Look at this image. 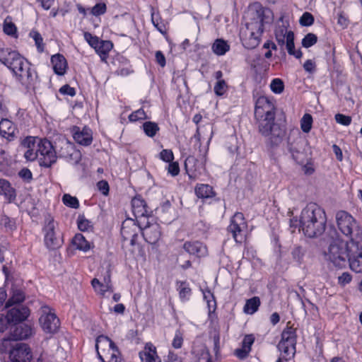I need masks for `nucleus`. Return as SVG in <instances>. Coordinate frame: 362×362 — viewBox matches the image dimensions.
Here are the masks:
<instances>
[{
	"instance_id": "1",
	"label": "nucleus",
	"mask_w": 362,
	"mask_h": 362,
	"mask_svg": "<svg viewBox=\"0 0 362 362\" xmlns=\"http://www.w3.org/2000/svg\"><path fill=\"white\" fill-rule=\"evenodd\" d=\"M327 223L326 214L322 208L315 203H309L302 210L299 221L296 218L291 219V227L299 226V230L308 238H315L322 235L325 230Z\"/></svg>"
},
{
	"instance_id": "2",
	"label": "nucleus",
	"mask_w": 362,
	"mask_h": 362,
	"mask_svg": "<svg viewBox=\"0 0 362 362\" xmlns=\"http://www.w3.org/2000/svg\"><path fill=\"white\" fill-rule=\"evenodd\" d=\"M270 13L269 10L261 6L249 11V21L240 32V40L245 48L254 49L259 45L264 24L269 21Z\"/></svg>"
},
{
	"instance_id": "3",
	"label": "nucleus",
	"mask_w": 362,
	"mask_h": 362,
	"mask_svg": "<svg viewBox=\"0 0 362 362\" xmlns=\"http://www.w3.org/2000/svg\"><path fill=\"white\" fill-rule=\"evenodd\" d=\"M350 241L334 240L324 250L323 256L329 267L338 269L344 268L347 264L349 253Z\"/></svg>"
},
{
	"instance_id": "4",
	"label": "nucleus",
	"mask_w": 362,
	"mask_h": 362,
	"mask_svg": "<svg viewBox=\"0 0 362 362\" xmlns=\"http://www.w3.org/2000/svg\"><path fill=\"white\" fill-rule=\"evenodd\" d=\"M0 62L12 71L16 80L32 66L30 63L18 52L1 47Z\"/></svg>"
},
{
	"instance_id": "5",
	"label": "nucleus",
	"mask_w": 362,
	"mask_h": 362,
	"mask_svg": "<svg viewBox=\"0 0 362 362\" xmlns=\"http://www.w3.org/2000/svg\"><path fill=\"white\" fill-rule=\"evenodd\" d=\"M95 348L102 362H118L119 350L107 337L100 335L96 339Z\"/></svg>"
},
{
	"instance_id": "6",
	"label": "nucleus",
	"mask_w": 362,
	"mask_h": 362,
	"mask_svg": "<svg viewBox=\"0 0 362 362\" xmlns=\"http://www.w3.org/2000/svg\"><path fill=\"white\" fill-rule=\"evenodd\" d=\"M287 324L281 333V339L278 344V349L281 353V357L286 361L292 358L296 353V329Z\"/></svg>"
},
{
	"instance_id": "7",
	"label": "nucleus",
	"mask_w": 362,
	"mask_h": 362,
	"mask_svg": "<svg viewBox=\"0 0 362 362\" xmlns=\"http://www.w3.org/2000/svg\"><path fill=\"white\" fill-rule=\"evenodd\" d=\"M336 221L339 230L346 236L351 238L359 233V226L356 219L348 212L339 211L336 214Z\"/></svg>"
},
{
	"instance_id": "8",
	"label": "nucleus",
	"mask_w": 362,
	"mask_h": 362,
	"mask_svg": "<svg viewBox=\"0 0 362 362\" xmlns=\"http://www.w3.org/2000/svg\"><path fill=\"white\" fill-rule=\"evenodd\" d=\"M274 117L256 118L259 132L264 136H271L272 141L277 144L284 135V132L274 123Z\"/></svg>"
},
{
	"instance_id": "9",
	"label": "nucleus",
	"mask_w": 362,
	"mask_h": 362,
	"mask_svg": "<svg viewBox=\"0 0 362 362\" xmlns=\"http://www.w3.org/2000/svg\"><path fill=\"white\" fill-rule=\"evenodd\" d=\"M40 165L46 168L50 167L57 160L56 152L52 143L46 139H40L38 158Z\"/></svg>"
},
{
	"instance_id": "10",
	"label": "nucleus",
	"mask_w": 362,
	"mask_h": 362,
	"mask_svg": "<svg viewBox=\"0 0 362 362\" xmlns=\"http://www.w3.org/2000/svg\"><path fill=\"white\" fill-rule=\"evenodd\" d=\"M42 329L49 334H54L59 328V320L54 312L48 306L41 308V316L39 319Z\"/></svg>"
},
{
	"instance_id": "11",
	"label": "nucleus",
	"mask_w": 362,
	"mask_h": 362,
	"mask_svg": "<svg viewBox=\"0 0 362 362\" xmlns=\"http://www.w3.org/2000/svg\"><path fill=\"white\" fill-rule=\"evenodd\" d=\"M247 228V223L242 213L237 212L230 220V223L228 227V231L230 233L236 243H242L245 240V230Z\"/></svg>"
},
{
	"instance_id": "12",
	"label": "nucleus",
	"mask_w": 362,
	"mask_h": 362,
	"mask_svg": "<svg viewBox=\"0 0 362 362\" xmlns=\"http://www.w3.org/2000/svg\"><path fill=\"white\" fill-rule=\"evenodd\" d=\"M56 226L57 223L52 216H48L46 217L45 225L44 226L45 243L46 246L49 249L57 248L62 244V241L56 235Z\"/></svg>"
},
{
	"instance_id": "13",
	"label": "nucleus",
	"mask_w": 362,
	"mask_h": 362,
	"mask_svg": "<svg viewBox=\"0 0 362 362\" xmlns=\"http://www.w3.org/2000/svg\"><path fill=\"white\" fill-rule=\"evenodd\" d=\"M40 138L27 136L21 143L23 151L24 158L28 161H34L38 158V147Z\"/></svg>"
},
{
	"instance_id": "14",
	"label": "nucleus",
	"mask_w": 362,
	"mask_h": 362,
	"mask_svg": "<svg viewBox=\"0 0 362 362\" xmlns=\"http://www.w3.org/2000/svg\"><path fill=\"white\" fill-rule=\"evenodd\" d=\"M349 253L347 261L349 262L350 268L356 273L362 272V247L358 246V243L351 240L349 245Z\"/></svg>"
},
{
	"instance_id": "15",
	"label": "nucleus",
	"mask_w": 362,
	"mask_h": 362,
	"mask_svg": "<svg viewBox=\"0 0 362 362\" xmlns=\"http://www.w3.org/2000/svg\"><path fill=\"white\" fill-rule=\"evenodd\" d=\"M274 103L267 97H259L255 103V118H262L264 117L275 116Z\"/></svg>"
},
{
	"instance_id": "16",
	"label": "nucleus",
	"mask_w": 362,
	"mask_h": 362,
	"mask_svg": "<svg viewBox=\"0 0 362 362\" xmlns=\"http://www.w3.org/2000/svg\"><path fill=\"white\" fill-rule=\"evenodd\" d=\"M12 362H30L33 358L30 348L26 344H16L9 351Z\"/></svg>"
},
{
	"instance_id": "17",
	"label": "nucleus",
	"mask_w": 362,
	"mask_h": 362,
	"mask_svg": "<svg viewBox=\"0 0 362 362\" xmlns=\"http://www.w3.org/2000/svg\"><path fill=\"white\" fill-rule=\"evenodd\" d=\"M33 327L28 324H16L11 327L9 340H25L34 334Z\"/></svg>"
},
{
	"instance_id": "18",
	"label": "nucleus",
	"mask_w": 362,
	"mask_h": 362,
	"mask_svg": "<svg viewBox=\"0 0 362 362\" xmlns=\"http://www.w3.org/2000/svg\"><path fill=\"white\" fill-rule=\"evenodd\" d=\"M305 142L300 139L288 144V151L293 159L298 164L303 165L308 160V154L305 150Z\"/></svg>"
},
{
	"instance_id": "19",
	"label": "nucleus",
	"mask_w": 362,
	"mask_h": 362,
	"mask_svg": "<svg viewBox=\"0 0 362 362\" xmlns=\"http://www.w3.org/2000/svg\"><path fill=\"white\" fill-rule=\"evenodd\" d=\"M71 133L74 141L80 145L87 146L93 141V132L88 127L74 126L71 128Z\"/></svg>"
},
{
	"instance_id": "20",
	"label": "nucleus",
	"mask_w": 362,
	"mask_h": 362,
	"mask_svg": "<svg viewBox=\"0 0 362 362\" xmlns=\"http://www.w3.org/2000/svg\"><path fill=\"white\" fill-rule=\"evenodd\" d=\"M28 90H34L39 82L37 73L32 66L16 80Z\"/></svg>"
},
{
	"instance_id": "21",
	"label": "nucleus",
	"mask_w": 362,
	"mask_h": 362,
	"mask_svg": "<svg viewBox=\"0 0 362 362\" xmlns=\"http://www.w3.org/2000/svg\"><path fill=\"white\" fill-rule=\"evenodd\" d=\"M91 285L95 292L102 296H105L107 292H113V286L109 274L104 278L103 282H101L98 279L94 278L91 281Z\"/></svg>"
},
{
	"instance_id": "22",
	"label": "nucleus",
	"mask_w": 362,
	"mask_h": 362,
	"mask_svg": "<svg viewBox=\"0 0 362 362\" xmlns=\"http://www.w3.org/2000/svg\"><path fill=\"white\" fill-rule=\"evenodd\" d=\"M138 227L133 220H127L122 223L121 234L124 240H129L132 244L137 237Z\"/></svg>"
},
{
	"instance_id": "23",
	"label": "nucleus",
	"mask_w": 362,
	"mask_h": 362,
	"mask_svg": "<svg viewBox=\"0 0 362 362\" xmlns=\"http://www.w3.org/2000/svg\"><path fill=\"white\" fill-rule=\"evenodd\" d=\"M142 235L146 241L148 243H156L161 235L160 226L157 223H154L146 226L142 230Z\"/></svg>"
},
{
	"instance_id": "24",
	"label": "nucleus",
	"mask_w": 362,
	"mask_h": 362,
	"mask_svg": "<svg viewBox=\"0 0 362 362\" xmlns=\"http://www.w3.org/2000/svg\"><path fill=\"white\" fill-rule=\"evenodd\" d=\"M139 358L141 362H161L156 346L151 343L146 344L144 349L139 352Z\"/></svg>"
},
{
	"instance_id": "25",
	"label": "nucleus",
	"mask_w": 362,
	"mask_h": 362,
	"mask_svg": "<svg viewBox=\"0 0 362 362\" xmlns=\"http://www.w3.org/2000/svg\"><path fill=\"white\" fill-rule=\"evenodd\" d=\"M184 250L190 255L197 257H204L207 254L206 247L199 241L186 242L183 245Z\"/></svg>"
},
{
	"instance_id": "26",
	"label": "nucleus",
	"mask_w": 362,
	"mask_h": 362,
	"mask_svg": "<svg viewBox=\"0 0 362 362\" xmlns=\"http://www.w3.org/2000/svg\"><path fill=\"white\" fill-rule=\"evenodd\" d=\"M132 212L136 218L145 217L148 215V207L146 202L141 197H135L132 200Z\"/></svg>"
},
{
	"instance_id": "27",
	"label": "nucleus",
	"mask_w": 362,
	"mask_h": 362,
	"mask_svg": "<svg viewBox=\"0 0 362 362\" xmlns=\"http://www.w3.org/2000/svg\"><path fill=\"white\" fill-rule=\"evenodd\" d=\"M7 317L11 322H17L25 320L29 315V310L23 306H16L10 309Z\"/></svg>"
},
{
	"instance_id": "28",
	"label": "nucleus",
	"mask_w": 362,
	"mask_h": 362,
	"mask_svg": "<svg viewBox=\"0 0 362 362\" xmlns=\"http://www.w3.org/2000/svg\"><path fill=\"white\" fill-rule=\"evenodd\" d=\"M51 63L55 74L62 76L65 74L67 68V62L65 57L60 54H54L51 58Z\"/></svg>"
},
{
	"instance_id": "29",
	"label": "nucleus",
	"mask_w": 362,
	"mask_h": 362,
	"mask_svg": "<svg viewBox=\"0 0 362 362\" xmlns=\"http://www.w3.org/2000/svg\"><path fill=\"white\" fill-rule=\"evenodd\" d=\"M0 195H3L8 202L14 201L16 197L15 189L5 179H0Z\"/></svg>"
},
{
	"instance_id": "30",
	"label": "nucleus",
	"mask_w": 362,
	"mask_h": 362,
	"mask_svg": "<svg viewBox=\"0 0 362 362\" xmlns=\"http://www.w3.org/2000/svg\"><path fill=\"white\" fill-rule=\"evenodd\" d=\"M113 44L109 40H100L94 49L99 54L102 61H105L110 51L112 49Z\"/></svg>"
},
{
	"instance_id": "31",
	"label": "nucleus",
	"mask_w": 362,
	"mask_h": 362,
	"mask_svg": "<svg viewBox=\"0 0 362 362\" xmlns=\"http://www.w3.org/2000/svg\"><path fill=\"white\" fill-rule=\"evenodd\" d=\"M289 33H293L292 31H288L286 26L284 24L282 21L281 25H278L276 27L274 34L276 41L279 45H284L285 42L288 41V36Z\"/></svg>"
},
{
	"instance_id": "32",
	"label": "nucleus",
	"mask_w": 362,
	"mask_h": 362,
	"mask_svg": "<svg viewBox=\"0 0 362 362\" xmlns=\"http://www.w3.org/2000/svg\"><path fill=\"white\" fill-rule=\"evenodd\" d=\"M177 291L179 293V297L182 302H187L189 300L192 295V289L186 281L177 282Z\"/></svg>"
},
{
	"instance_id": "33",
	"label": "nucleus",
	"mask_w": 362,
	"mask_h": 362,
	"mask_svg": "<svg viewBox=\"0 0 362 362\" xmlns=\"http://www.w3.org/2000/svg\"><path fill=\"white\" fill-rule=\"evenodd\" d=\"M196 195L201 199H207L214 195L212 187L206 184H198L195 187Z\"/></svg>"
},
{
	"instance_id": "34",
	"label": "nucleus",
	"mask_w": 362,
	"mask_h": 362,
	"mask_svg": "<svg viewBox=\"0 0 362 362\" xmlns=\"http://www.w3.org/2000/svg\"><path fill=\"white\" fill-rule=\"evenodd\" d=\"M72 243L76 247V249L83 252H87L90 249V243L86 240L85 237L81 233L75 235L73 238Z\"/></svg>"
},
{
	"instance_id": "35",
	"label": "nucleus",
	"mask_w": 362,
	"mask_h": 362,
	"mask_svg": "<svg viewBox=\"0 0 362 362\" xmlns=\"http://www.w3.org/2000/svg\"><path fill=\"white\" fill-rule=\"evenodd\" d=\"M286 49L290 55L294 56L297 59H300L303 56V53L300 49L296 50L294 46V34L289 33L288 41L285 42Z\"/></svg>"
},
{
	"instance_id": "36",
	"label": "nucleus",
	"mask_w": 362,
	"mask_h": 362,
	"mask_svg": "<svg viewBox=\"0 0 362 362\" xmlns=\"http://www.w3.org/2000/svg\"><path fill=\"white\" fill-rule=\"evenodd\" d=\"M14 126L8 119H2L0 121V133L3 136H11L14 134Z\"/></svg>"
},
{
	"instance_id": "37",
	"label": "nucleus",
	"mask_w": 362,
	"mask_h": 362,
	"mask_svg": "<svg viewBox=\"0 0 362 362\" xmlns=\"http://www.w3.org/2000/svg\"><path fill=\"white\" fill-rule=\"evenodd\" d=\"M260 305V300L258 297H253L246 301L244 306V312L247 314L252 315L259 308Z\"/></svg>"
},
{
	"instance_id": "38",
	"label": "nucleus",
	"mask_w": 362,
	"mask_h": 362,
	"mask_svg": "<svg viewBox=\"0 0 362 362\" xmlns=\"http://www.w3.org/2000/svg\"><path fill=\"white\" fill-rule=\"evenodd\" d=\"M229 45L223 40H216L212 46V49L217 55H223L229 50Z\"/></svg>"
},
{
	"instance_id": "39",
	"label": "nucleus",
	"mask_w": 362,
	"mask_h": 362,
	"mask_svg": "<svg viewBox=\"0 0 362 362\" xmlns=\"http://www.w3.org/2000/svg\"><path fill=\"white\" fill-rule=\"evenodd\" d=\"M142 128L145 134L149 137H153L160 129L158 125L153 122H144Z\"/></svg>"
},
{
	"instance_id": "40",
	"label": "nucleus",
	"mask_w": 362,
	"mask_h": 362,
	"mask_svg": "<svg viewBox=\"0 0 362 362\" xmlns=\"http://www.w3.org/2000/svg\"><path fill=\"white\" fill-rule=\"evenodd\" d=\"M25 298L24 293L19 289H16L13 291L12 296L9 298L6 304V307L8 308L13 304L21 303L23 301Z\"/></svg>"
},
{
	"instance_id": "41",
	"label": "nucleus",
	"mask_w": 362,
	"mask_h": 362,
	"mask_svg": "<svg viewBox=\"0 0 362 362\" xmlns=\"http://www.w3.org/2000/svg\"><path fill=\"white\" fill-rule=\"evenodd\" d=\"M78 228L81 231H88L93 228L91 221L88 220L84 216L79 215L77 218Z\"/></svg>"
},
{
	"instance_id": "42",
	"label": "nucleus",
	"mask_w": 362,
	"mask_h": 362,
	"mask_svg": "<svg viewBox=\"0 0 362 362\" xmlns=\"http://www.w3.org/2000/svg\"><path fill=\"white\" fill-rule=\"evenodd\" d=\"M151 21L153 25L162 34L166 33V28L164 23L160 20L158 13H152Z\"/></svg>"
},
{
	"instance_id": "43",
	"label": "nucleus",
	"mask_w": 362,
	"mask_h": 362,
	"mask_svg": "<svg viewBox=\"0 0 362 362\" xmlns=\"http://www.w3.org/2000/svg\"><path fill=\"white\" fill-rule=\"evenodd\" d=\"M313 124L312 116L309 114H305L300 120V127L303 132L308 133Z\"/></svg>"
},
{
	"instance_id": "44",
	"label": "nucleus",
	"mask_w": 362,
	"mask_h": 362,
	"mask_svg": "<svg viewBox=\"0 0 362 362\" xmlns=\"http://www.w3.org/2000/svg\"><path fill=\"white\" fill-rule=\"evenodd\" d=\"M62 202L64 205L73 209H78L79 202L76 197H72L69 194H65L62 197Z\"/></svg>"
},
{
	"instance_id": "45",
	"label": "nucleus",
	"mask_w": 362,
	"mask_h": 362,
	"mask_svg": "<svg viewBox=\"0 0 362 362\" xmlns=\"http://www.w3.org/2000/svg\"><path fill=\"white\" fill-rule=\"evenodd\" d=\"M214 93L216 95L221 96L228 90V85L225 80L216 81L214 87Z\"/></svg>"
},
{
	"instance_id": "46",
	"label": "nucleus",
	"mask_w": 362,
	"mask_h": 362,
	"mask_svg": "<svg viewBox=\"0 0 362 362\" xmlns=\"http://www.w3.org/2000/svg\"><path fill=\"white\" fill-rule=\"evenodd\" d=\"M317 41V37L313 33L307 34L302 40V46L308 48L314 45Z\"/></svg>"
},
{
	"instance_id": "47",
	"label": "nucleus",
	"mask_w": 362,
	"mask_h": 362,
	"mask_svg": "<svg viewBox=\"0 0 362 362\" xmlns=\"http://www.w3.org/2000/svg\"><path fill=\"white\" fill-rule=\"evenodd\" d=\"M305 250L299 245H295L292 250L291 255L293 259L297 262H300L303 258Z\"/></svg>"
},
{
	"instance_id": "48",
	"label": "nucleus",
	"mask_w": 362,
	"mask_h": 362,
	"mask_svg": "<svg viewBox=\"0 0 362 362\" xmlns=\"http://www.w3.org/2000/svg\"><path fill=\"white\" fill-rule=\"evenodd\" d=\"M270 88L274 93L279 94L283 92L284 85L281 79L274 78L271 82Z\"/></svg>"
},
{
	"instance_id": "49",
	"label": "nucleus",
	"mask_w": 362,
	"mask_h": 362,
	"mask_svg": "<svg viewBox=\"0 0 362 362\" xmlns=\"http://www.w3.org/2000/svg\"><path fill=\"white\" fill-rule=\"evenodd\" d=\"M300 24L303 26H310L314 23V17L308 12H305L299 20Z\"/></svg>"
},
{
	"instance_id": "50",
	"label": "nucleus",
	"mask_w": 362,
	"mask_h": 362,
	"mask_svg": "<svg viewBox=\"0 0 362 362\" xmlns=\"http://www.w3.org/2000/svg\"><path fill=\"white\" fill-rule=\"evenodd\" d=\"M30 36L35 40L37 48L40 52H42L44 51V45L42 43V37L40 33L37 32H31Z\"/></svg>"
},
{
	"instance_id": "51",
	"label": "nucleus",
	"mask_w": 362,
	"mask_h": 362,
	"mask_svg": "<svg viewBox=\"0 0 362 362\" xmlns=\"http://www.w3.org/2000/svg\"><path fill=\"white\" fill-rule=\"evenodd\" d=\"M84 38L86 41L89 44V45L93 49L96 47V46L100 41L98 37L93 35L91 33L88 32L84 33Z\"/></svg>"
},
{
	"instance_id": "52",
	"label": "nucleus",
	"mask_w": 362,
	"mask_h": 362,
	"mask_svg": "<svg viewBox=\"0 0 362 362\" xmlns=\"http://www.w3.org/2000/svg\"><path fill=\"white\" fill-rule=\"evenodd\" d=\"M146 118V112L143 109H139L132 112L129 116V119L131 122H136L138 120L144 119Z\"/></svg>"
},
{
	"instance_id": "53",
	"label": "nucleus",
	"mask_w": 362,
	"mask_h": 362,
	"mask_svg": "<svg viewBox=\"0 0 362 362\" xmlns=\"http://www.w3.org/2000/svg\"><path fill=\"white\" fill-rule=\"evenodd\" d=\"M106 5L103 3H99L95 4L90 11L92 15L98 16L104 14L106 12Z\"/></svg>"
},
{
	"instance_id": "54",
	"label": "nucleus",
	"mask_w": 362,
	"mask_h": 362,
	"mask_svg": "<svg viewBox=\"0 0 362 362\" xmlns=\"http://www.w3.org/2000/svg\"><path fill=\"white\" fill-rule=\"evenodd\" d=\"M334 118L337 123L344 126H349L351 122V117L343 114L338 113L335 115Z\"/></svg>"
},
{
	"instance_id": "55",
	"label": "nucleus",
	"mask_w": 362,
	"mask_h": 362,
	"mask_svg": "<svg viewBox=\"0 0 362 362\" xmlns=\"http://www.w3.org/2000/svg\"><path fill=\"white\" fill-rule=\"evenodd\" d=\"M159 158L166 163H170L174 159V155L170 149H164L160 153Z\"/></svg>"
},
{
	"instance_id": "56",
	"label": "nucleus",
	"mask_w": 362,
	"mask_h": 362,
	"mask_svg": "<svg viewBox=\"0 0 362 362\" xmlns=\"http://www.w3.org/2000/svg\"><path fill=\"white\" fill-rule=\"evenodd\" d=\"M182 335L180 332L177 331L173 340L172 345L175 349H180L182 345Z\"/></svg>"
},
{
	"instance_id": "57",
	"label": "nucleus",
	"mask_w": 362,
	"mask_h": 362,
	"mask_svg": "<svg viewBox=\"0 0 362 362\" xmlns=\"http://www.w3.org/2000/svg\"><path fill=\"white\" fill-rule=\"evenodd\" d=\"M351 275L348 272H344L341 276L338 277V283L341 286H344L351 281Z\"/></svg>"
},
{
	"instance_id": "58",
	"label": "nucleus",
	"mask_w": 362,
	"mask_h": 362,
	"mask_svg": "<svg viewBox=\"0 0 362 362\" xmlns=\"http://www.w3.org/2000/svg\"><path fill=\"white\" fill-rule=\"evenodd\" d=\"M197 362H212L209 350L204 348L198 358Z\"/></svg>"
},
{
	"instance_id": "59",
	"label": "nucleus",
	"mask_w": 362,
	"mask_h": 362,
	"mask_svg": "<svg viewBox=\"0 0 362 362\" xmlns=\"http://www.w3.org/2000/svg\"><path fill=\"white\" fill-rule=\"evenodd\" d=\"M97 187L104 195H107L109 192V185L107 181L101 180L97 183Z\"/></svg>"
},
{
	"instance_id": "60",
	"label": "nucleus",
	"mask_w": 362,
	"mask_h": 362,
	"mask_svg": "<svg viewBox=\"0 0 362 362\" xmlns=\"http://www.w3.org/2000/svg\"><path fill=\"white\" fill-rule=\"evenodd\" d=\"M250 352V349H246L242 346L241 348L235 350V354L238 358L244 359L248 356Z\"/></svg>"
},
{
	"instance_id": "61",
	"label": "nucleus",
	"mask_w": 362,
	"mask_h": 362,
	"mask_svg": "<svg viewBox=\"0 0 362 362\" xmlns=\"http://www.w3.org/2000/svg\"><path fill=\"white\" fill-rule=\"evenodd\" d=\"M4 31L6 34L11 35L16 33V28L13 23L5 21L4 25Z\"/></svg>"
},
{
	"instance_id": "62",
	"label": "nucleus",
	"mask_w": 362,
	"mask_h": 362,
	"mask_svg": "<svg viewBox=\"0 0 362 362\" xmlns=\"http://www.w3.org/2000/svg\"><path fill=\"white\" fill-rule=\"evenodd\" d=\"M59 92L63 95H68L70 96H74L76 95L75 89L69 85H64L62 86L59 89Z\"/></svg>"
},
{
	"instance_id": "63",
	"label": "nucleus",
	"mask_w": 362,
	"mask_h": 362,
	"mask_svg": "<svg viewBox=\"0 0 362 362\" xmlns=\"http://www.w3.org/2000/svg\"><path fill=\"white\" fill-rule=\"evenodd\" d=\"M168 172L170 173L172 176H176L178 175L180 172L179 165L177 163L173 162L170 163V164L168 166Z\"/></svg>"
},
{
	"instance_id": "64",
	"label": "nucleus",
	"mask_w": 362,
	"mask_h": 362,
	"mask_svg": "<svg viewBox=\"0 0 362 362\" xmlns=\"http://www.w3.org/2000/svg\"><path fill=\"white\" fill-rule=\"evenodd\" d=\"M254 341L255 337L252 334L246 335L243 340L242 346L246 349H251V346L254 343Z\"/></svg>"
}]
</instances>
